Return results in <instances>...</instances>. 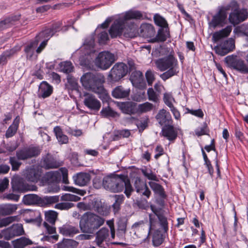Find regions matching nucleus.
Returning a JSON list of instances; mask_svg holds the SVG:
<instances>
[{
    "instance_id": "1",
    "label": "nucleus",
    "mask_w": 248,
    "mask_h": 248,
    "mask_svg": "<svg viewBox=\"0 0 248 248\" xmlns=\"http://www.w3.org/2000/svg\"><path fill=\"white\" fill-rule=\"evenodd\" d=\"M162 55L167 56L155 61V64L161 71H165L160 75L164 81L175 75L178 73L177 60L173 56V52L168 47H162Z\"/></svg>"
},
{
    "instance_id": "2",
    "label": "nucleus",
    "mask_w": 248,
    "mask_h": 248,
    "mask_svg": "<svg viewBox=\"0 0 248 248\" xmlns=\"http://www.w3.org/2000/svg\"><path fill=\"white\" fill-rule=\"evenodd\" d=\"M102 184L104 188L112 192H121L124 187V193L127 198H129L134 191L130 180L124 175H112L105 177Z\"/></svg>"
},
{
    "instance_id": "3",
    "label": "nucleus",
    "mask_w": 248,
    "mask_h": 248,
    "mask_svg": "<svg viewBox=\"0 0 248 248\" xmlns=\"http://www.w3.org/2000/svg\"><path fill=\"white\" fill-rule=\"evenodd\" d=\"M144 18L142 12L138 10H129L116 19L111 26L109 33L112 38H116L123 35L124 26L127 25L128 20L131 19L141 20Z\"/></svg>"
},
{
    "instance_id": "4",
    "label": "nucleus",
    "mask_w": 248,
    "mask_h": 248,
    "mask_svg": "<svg viewBox=\"0 0 248 248\" xmlns=\"http://www.w3.org/2000/svg\"><path fill=\"white\" fill-rule=\"evenodd\" d=\"M80 81L85 89L100 95H107L106 92L103 86L105 82V77L102 74L86 73L81 77Z\"/></svg>"
},
{
    "instance_id": "5",
    "label": "nucleus",
    "mask_w": 248,
    "mask_h": 248,
    "mask_svg": "<svg viewBox=\"0 0 248 248\" xmlns=\"http://www.w3.org/2000/svg\"><path fill=\"white\" fill-rule=\"evenodd\" d=\"M104 219L91 212L84 213L81 217L79 227L82 232L93 233L104 223Z\"/></svg>"
},
{
    "instance_id": "6",
    "label": "nucleus",
    "mask_w": 248,
    "mask_h": 248,
    "mask_svg": "<svg viewBox=\"0 0 248 248\" xmlns=\"http://www.w3.org/2000/svg\"><path fill=\"white\" fill-rule=\"evenodd\" d=\"M62 177V182L64 184H68V170L65 168H61L59 170L47 172L44 176V180L48 185L53 184V187L51 191L57 192L59 189L58 186V183Z\"/></svg>"
},
{
    "instance_id": "7",
    "label": "nucleus",
    "mask_w": 248,
    "mask_h": 248,
    "mask_svg": "<svg viewBox=\"0 0 248 248\" xmlns=\"http://www.w3.org/2000/svg\"><path fill=\"white\" fill-rule=\"evenodd\" d=\"M130 68L123 62L116 63L111 68L108 75V78L111 81L116 82L124 77L129 72L135 69L134 64L129 63Z\"/></svg>"
},
{
    "instance_id": "8",
    "label": "nucleus",
    "mask_w": 248,
    "mask_h": 248,
    "mask_svg": "<svg viewBox=\"0 0 248 248\" xmlns=\"http://www.w3.org/2000/svg\"><path fill=\"white\" fill-rule=\"evenodd\" d=\"M225 61L230 67L239 72L244 74H248V65L243 60L236 55L228 56L225 58Z\"/></svg>"
},
{
    "instance_id": "9",
    "label": "nucleus",
    "mask_w": 248,
    "mask_h": 248,
    "mask_svg": "<svg viewBox=\"0 0 248 248\" xmlns=\"http://www.w3.org/2000/svg\"><path fill=\"white\" fill-rule=\"evenodd\" d=\"M115 57L113 54L108 51L99 53L94 60L95 65L103 69H108L114 62Z\"/></svg>"
},
{
    "instance_id": "10",
    "label": "nucleus",
    "mask_w": 248,
    "mask_h": 248,
    "mask_svg": "<svg viewBox=\"0 0 248 248\" xmlns=\"http://www.w3.org/2000/svg\"><path fill=\"white\" fill-rule=\"evenodd\" d=\"M11 183L13 189L17 191L25 192L31 190L35 191L37 189L36 186L29 185L22 178L19 176H14L12 179Z\"/></svg>"
},
{
    "instance_id": "11",
    "label": "nucleus",
    "mask_w": 248,
    "mask_h": 248,
    "mask_svg": "<svg viewBox=\"0 0 248 248\" xmlns=\"http://www.w3.org/2000/svg\"><path fill=\"white\" fill-rule=\"evenodd\" d=\"M41 149L38 147H30L18 150L16 152V156L19 160H26L30 158L38 155Z\"/></svg>"
},
{
    "instance_id": "12",
    "label": "nucleus",
    "mask_w": 248,
    "mask_h": 248,
    "mask_svg": "<svg viewBox=\"0 0 248 248\" xmlns=\"http://www.w3.org/2000/svg\"><path fill=\"white\" fill-rule=\"evenodd\" d=\"M248 17V12L246 9L238 10L236 9L230 13L229 20L231 23L235 25L245 20Z\"/></svg>"
},
{
    "instance_id": "13",
    "label": "nucleus",
    "mask_w": 248,
    "mask_h": 248,
    "mask_svg": "<svg viewBox=\"0 0 248 248\" xmlns=\"http://www.w3.org/2000/svg\"><path fill=\"white\" fill-rule=\"evenodd\" d=\"M235 45L233 39H229L222 43L219 46H215L214 50L216 52L221 56H224L232 51Z\"/></svg>"
},
{
    "instance_id": "14",
    "label": "nucleus",
    "mask_w": 248,
    "mask_h": 248,
    "mask_svg": "<svg viewBox=\"0 0 248 248\" xmlns=\"http://www.w3.org/2000/svg\"><path fill=\"white\" fill-rule=\"evenodd\" d=\"M24 234V231L22 225L21 224H16L5 231L4 238L7 240H9L15 237Z\"/></svg>"
},
{
    "instance_id": "15",
    "label": "nucleus",
    "mask_w": 248,
    "mask_h": 248,
    "mask_svg": "<svg viewBox=\"0 0 248 248\" xmlns=\"http://www.w3.org/2000/svg\"><path fill=\"white\" fill-rule=\"evenodd\" d=\"M130 80L135 87L144 89L146 87V83L142 73L140 71L133 72L130 76Z\"/></svg>"
},
{
    "instance_id": "16",
    "label": "nucleus",
    "mask_w": 248,
    "mask_h": 248,
    "mask_svg": "<svg viewBox=\"0 0 248 248\" xmlns=\"http://www.w3.org/2000/svg\"><path fill=\"white\" fill-rule=\"evenodd\" d=\"M110 231L107 228H102L95 234V243L99 247H102L104 242H108L109 238Z\"/></svg>"
},
{
    "instance_id": "17",
    "label": "nucleus",
    "mask_w": 248,
    "mask_h": 248,
    "mask_svg": "<svg viewBox=\"0 0 248 248\" xmlns=\"http://www.w3.org/2000/svg\"><path fill=\"white\" fill-rule=\"evenodd\" d=\"M134 187L137 193L141 194L142 196L149 198L151 195V192L145 182L143 181L139 177H137L135 179Z\"/></svg>"
},
{
    "instance_id": "18",
    "label": "nucleus",
    "mask_w": 248,
    "mask_h": 248,
    "mask_svg": "<svg viewBox=\"0 0 248 248\" xmlns=\"http://www.w3.org/2000/svg\"><path fill=\"white\" fill-rule=\"evenodd\" d=\"M117 106L122 112L131 115L137 113V104L133 102H119Z\"/></svg>"
},
{
    "instance_id": "19",
    "label": "nucleus",
    "mask_w": 248,
    "mask_h": 248,
    "mask_svg": "<svg viewBox=\"0 0 248 248\" xmlns=\"http://www.w3.org/2000/svg\"><path fill=\"white\" fill-rule=\"evenodd\" d=\"M84 104L90 109L96 111H98L101 106L100 102L91 94H87L85 95Z\"/></svg>"
},
{
    "instance_id": "20",
    "label": "nucleus",
    "mask_w": 248,
    "mask_h": 248,
    "mask_svg": "<svg viewBox=\"0 0 248 248\" xmlns=\"http://www.w3.org/2000/svg\"><path fill=\"white\" fill-rule=\"evenodd\" d=\"M155 31L154 26L149 23H142L139 29L138 34L144 38H151L155 36Z\"/></svg>"
},
{
    "instance_id": "21",
    "label": "nucleus",
    "mask_w": 248,
    "mask_h": 248,
    "mask_svg": "<svg viewBox=\"0 0 248 248\" xmlns=\"http://www.w3.org/2000/svg\"><path fill=\"white\" fill-rule=\"evenodd\" d=\"M41 175V172L34 168H27L24 171V176L28 181L36 183Z\"/></svg>"
},
{
    "instance_id": "22",
    "label": "nucleus",
    "mask_w": 248,
    "mask_h": 248,
    "mask_svg": "<svg viewBox=\"0 0 248 248\" xmlns=\"http://www.w3.org/2000/svg\"><path fill=\"white\" fill-rule=\"evenodd\" d=\"M155 117L161 125L165 126L172 124V120L170 113L164 109L160 110Z\"/></svg>"
},
{
    "instance_id": "23",
    "label": "nucleus",
    "mask_w": 248,
    "mask_h": 248,
    "mask_svg": "<svg viewBox=\"0 0 248 248\" xmlns=\"http://www.w3.org/2000/svg\"><path fill=\"white\" fill-rule=\"evenodd\" d=\"M227 16L220 11L215 15L212 20L209 22V26L210 28L215 29L217 27H222L225 23Z\"/></svg>"
},
{
    "instance_id": "24",
    "label": "nucleus",
    "mask_w": 248,
    "mask_h": 248,
    "mask_svg": "<svg viewBox=\"0 0 248 248\" xmlns=\"http://www.w3.org/2000/svg\"><path fill=\"white\" fill-rule=\"evenodd\" d=\"M53 92V87L46 81L41 83L38 91V96L43 98L49 97Z\"/></svg>"
},
{
    "instance_id": "25",
    "label": "nucleus",
    "mask_w": 248,
    "mask_h": 248,
    "mask_svg": "<svg viewBox=\"0 0 248 248\" xmlns=\"http://www.w3.org/2000/svg\"><path fill=\"white\" fill-rule=\"evenodd\" d=\"M163 136L169 140H174L177 136V132L174 128L172 124H170L162 128Z\"/></svg>"
},
{
    "instance_id": "26",
    "label": "nucleus",
    "mask_w": 248,
    "mask_h": 248,
    "mask_svg": "<svg viewBox=\"0 0 248 248\" xmlns=\"http://www.w3.org/2000/svg\"><path fill=\"white\" fill-rule=\"evenodd\" d=\"M128 23L124 28L123 35L126 38H134L138 34L134 27V23L130 20H128Z\"/></svg>"
},
{
    "instance_id": "27",
    "label": "nucleus",
    "mask_w": 248,
    "mask_h": 248,
    "mask_svg": "<svg viewBox=\"0 0 248 248\" xmlns=\"http://www.w3.org/2000/svg\"><path fill=\"white\" fill-rule=\"evenodd\" d=\"M150 208L153 212L154 213L153 215H155L158 219L161 226L165 232H167L168 230V221L167 218L163 215L159 213L158 209L156 208L154 205H151Z\"/></svg>"
},
{
    "instance_id": "28",
    "label": "nucleus",
    "mask_w": 248,
    "mask_h": 248,
    "mask_svg": "<svg viewBox=\"0 0 248 248\" xmlns=\"http://www.w3.org/2000/svg\"><path fill=\"white\" fill-rule=\"evenodd\" d=\"M75 183L79 186L86 185L90 180V175L88 173L80 172L73 177Z\"/></svg>"
},
{
    "instance_id": "29",
    "label": "nucleus",
    "mask_w": 248,
    "mask_h": 248,
    "mask_svg": "<svg viewBox=\"0 0 248 248\" xmlns=\"http://www.w3.org/2000/svg\"><path fill=\"white\" fill-rule=\"evenodd\" d=\"M130 93V90L125 89L122 86L115 88L112 92V96L116 98L121 99L128 97Z\"/></svg>"
},
{
    "instance_id": "30",
    "label": "nucleus",
    "mask_w": 248,
    "mask_h": 248,
    "mask_svg": "<svg viewBox=\"0 0 248 248\" xmlns=\"http://www.w3.org/2000/svg\"><path fill=\"white\" fill-rule=\"evenodd\" d=\"M59 230L60 233L67 236H73L78 232L77 228L68 224L63 225L60 227Z\"/></svg>"
},
{
    "instance_id": "31",
    "label": "nucleus",
    "mask_w": 248,
    "mask_h": 248,
    "mask_svg": "<svg viewBox=\"0 0 248 248\" xmlns=\"http://www.w3.org/2000/svg\"><path fill=\"white\" fill-rule=\"evenodd\" d=\"M93 206L94 210L101 215L107 216L108 214V210L107 206L100 201H94L93 202Z\"/></svg>"
},
{
    "instance_id": "32",
    "label": "nucleus",
    "mask_w": 248,
    "mask_h": 248,
    "mask_svg": "<svg viewBox=\"0 0 248 248\" xmlns=\"http://www.w3.org/2000/svg\"><path fill=\"white\" fill-rule=\"evenodd\" d=\"M14 248H25L28 245L32 244V242L30 239L25 237H21L12 242Z\"/></svg>"
},
{
    "instance_id": "33",
    "label": "nucleus",
    "mask_w": 248,
    "mask_h": 248,
    "mask_svg": "<svg viewBox=\"0 0 248 248\" xmlns=\"http://www.w3.org/2000/svg\"><path fill=\"white\" fill-rule=\"evenodd\" d=\"M61 164L57 161L53 157L47 155L44 160L43 166L47 169L56 168L60 167Z\"/></svg>"
},
{
    "instance_id": "34",
    "label": "nucleus",
    "mask_w": 248,
    "mask_h": 248,
    "mask_svg": "<svg viewBox=\"0 0 248 248\" xmlns=\"http://www.w3.org/2000/svg\"><path fill=\"white\" fill-rule=\"evenodd\" d=\"M41 197L36 194H28L23 198V202L27 205L38 204L40 205Z\"/></svg>"
},
{
    "instance_id": "35",
    "label": "nucleus",
    "mask_w": 248,
    "mask_h": 248,
    "mask_svg": "<svg viewBox=\"0 0 248 248\" xmlns=\"http://www.w3.org/2000/svg\"><path fill=\"white\" fill-rule=\"evenodd\" d=\"M59 201V196H45L41 197L40 205L41 206H47L57 203Z\"/></svg>"
},
{
    "instance_id": "36",
    "label": "nucleus",
    "mask_w": 248,
    "mask_h": 248,
    "mask_svg": "<svg viewBox=\"0 0 248 248\" xmlns=\"http://www.w3.org/2000/svg\"><path fill=\"white\" fill-rule=\"evenodd\" d=\"M232 31L231 27H227L225 29L215 32L212 37L214 42H216L223 37L228 36Z\"/></svg>"
},
{
    "instance_id": "37",
    "label": "nucleus",
    "mask_w": 248,
    "mask_h": 248,
    "mask_svg": "<svg viewBox=\"0 0 248 248\" xmlns=\"http://www.w3.org/2000/svg\"><path fill=\"white\" fill-rule=\"evenodd\" d=\"M148 184L151 189L155 194L158 195L163 199L166 198V195L162 186L154 182H149Z\"/></svg>"
},
{
    "instance_id": "38",
    "label": "nucleus",
    "mask_w": 248,
    "mask_h": 248,
    "mask_svg": "<svg viewBox=\"0 0 248 248\" xmlns=\"http://www.w3.org/2000/svg\"><path fill=\"white\" fill-rule=\"evenodd\" d=\"M54 132L58 142L60 144H66L68 142V137L64 135L60 126H56L54 128Z\"/></svg>"
},
{
    "instance_id": "39",
    "label": "nucleus",
    "mask_w": 248,
    "mask_h": 248,
    "mask_svg": "<svg viewBox=\"0 0 248 248\" xmlns=\"http://www.w3.org/2000/svg\"><path fill=\"white\" fill-rule=\"evenodd\" d=\"M17 209L16 204H7L0 207V214L2 216H7L12 214Z\"/></svg>"
},
{
    "instance_id": "40",
    "label": "nucleus",
    "mask_w": 248,
    "mask_h": 248,
    "mask_svg": "<svg viewBox=\"0 0 248 248\" xmlns=\"http://www.w3.org/2000/svg\"><path fill=\"white\" fill-rule=\"evenodd\" d=\"M59 27L57 24L54 25L51 28L46 29L41 32L39 35L43 36L47 41L58 31Z\"/></svg>"
},
{
    "instance_id": "41",
    "label": "nucleus",
    "mask_w": 248,
    "mask_h": 248,
    "mask_svg": "<svg viewBox=\"0 0 248 248\" xmlns=\"http://www.w3.org/2000/svg\"><path fill=\"white\" fill-rule=\"evenodd\" d=\"M67 82L65 84V87L68 90H78V84L75 78L70 75L67 76Z\"/></svg>"
},
{
    "instance_id": "42",
    "label": "nucleus",
    "mask_w": 248,
    "mask_h": 248,
    "mask_svg": "<svg viewBox=\"0 0 248 248\" xmlns=\"http://www.w3.org/2000/svg\"><path fill=\"white\" fill-rule=\"evenodd\" d=\"M238 5L237 2L235 0H232L228 5L224 6H221L219 7V11H220L223 14L227 16V12L231 10L234 11L236 9H237Z\"/></svg>"
},
{
    "instance_id": "43",
    "label": "nucleus",
    "mask_w": 248,
    "mask_h": 248,
    "mask_svg": "<svg viewBox=\"0 0 248 248\" xmlns=\"http://www.w3.org/2000/svg\"><path fill=\"white\" fill-rule=\"evenodd\" d=\"M154 108V105L148 102L137 106V113H144L150 111Z\"/></svg>"
},
{
    "instance_id": "44",
    "label": "nucleus",
    "mask_w": 248,
    "mask_h": 248,
    "mask_svg": "<svg viewBox=\"0 0 248 248\" xmlns=\"http://www.w3.org/2000/svg\"><path fill=\"white\" fill-rule=\"evenodd\" d=\"M154 20L155 24L162 28H167L168 27V24L166 20L162 16L158 14H156L154 16Z\"/></svg>"
},
{
    "instance_id": "45",
    "label": "nucleus",
    "mask_w": 248,
    "mask_h": 248,
    "mask_svg": "<svg viewBox=\"0 0 248 248\" xmlns=\"http://www.w3.org/2000/svg\"><path fill=\"white\" fill-rule=\"evenodd\" d=\"M158 220V219L155 215H149V227L148 230V236H149L152 232L156 229Z\"/></svg>"
},
{
    "instance_id": "46",
    "label": "nucleus",
    "mask_w": 248,
    "mask_h": 248,
    "mask_svg": "<svg viewBox=\"0 0 248 248\" xmlns=\"http://www.w3.org/2000/svg\"><path fill=\"white\" fill-rule=\"evenodd\" d=\"M114 198L115 202L112 205V207L114 213H116L120 209V205L124 202V197L123 195H115Z\"/></svg>"
},
{
    "instance_id": "47",
    "label": "nucleus",
    "mask_w": 248,
    "mask_h": 248,
    "mask_svg": "<svg viewBox=\"0 0 248 248\" xmlns=\"http://www.w3.org/2000/svg\"><path fill=\"white\" fill-rule=\"evenodd\" d=\"M58 217V213L56 211L49 210L45 213L46 220L52 225H54Z\"/></svg>"
},
{
    "instance_id": "48",
    "label": "nucleus",
    "mask_w": 248,
    "mask_h": 248,
    "mask_svg": "<svg viewBox=\"0 0 248 248\" xmlns=\"http://www.w3.org/2000/svg\"><path fill=\"white\" fill-rule=\"evenodd\" d=\"M147 94L149 100L154 103H157L159 101L160 94L155 92L152 88L148 89Z\"/></svg>"
},
{
    "instance_id": "49",
    "label": "nucleus",
    "mask_w": 248,
    "mask_h": 248,
    "mask_svg": "<svg viewBox=\"0 0 248 248\" xmlns=\"http://www.w3.org/2000/svg\"><path fill=\"white\" fill-rule=\"evenodd\" d=\"M146 228V225L143 220L135 222L132 226V229L135 232V234L138 237H140V229Z\"/></svg>"
},
{
    "instance_id": "50",
    "label": "nucleus",
    "mask_w": 248,
    "mask_h": 248,
    "mask_svg": "<svg viewBox=\"0 0 248 248\" xmlns=\"http://www.w3.org/2000/svg\"><path fill=\"white\" fill-rule=\"evenodd\" d=\"M101 116L103 117H115L118 116L117 112L113 111L109 106L105 108H103L100 111Z\"/></svg>"
},
{
    "instance_id": "51",
    "label": "nucleus",
    "mask_w": 248,
    "mask_h": 248,
    "mask_svg": "<svg viewBox=\"0 0 248 248\" xmlns=\"http://www.w3.org/2000/svg\"><path fill=\"white\" fill-rule=\"evenodd\" d=\"M60 69L63 73L68 74L73 71L74 66L71 62H64L60 64Z\"/></svg>"
},
{
    "instance_id": "52",
    "label": "nucleus",
    "mask_w": 248,
    "mask_h": 248,
    "mask_svg": "<svg viewBox=\"0 0 248 248\" xmlns=\"http://www.w3.org/2000/svg\"><path fill=\"white\" fill-rule=\"evenodd\" d=\"M168 34L167 31H165L163 29H160L156 37L153 39V42H164L166 40Z\"/></svg>"
},
{
    "instance_id": "53",
    "label": "nucleus",
    "mask_w": 248,
    "mask_h": 248,
    "mask_svg": "<svg viewBox=\"0 0 248 248\" xmlns=\"http://www.w3.org/2000/svg\"><path fill=\"white\" fill-rule=\"evenodd\" d=\"M80 199V198L78 196L69 193L62 195L61 197V201L66 202H77Z\"/></svg>"
},
{
    "instance_id": "54",
    "label": "nucleus",
    "mask_w": 248,
    "mask_h": 248,
    "mask_svg": "<svg viewBox=\"0 0 248 248\" xmlns=\"http://www.w3.org/2000/svg\"><path fill=\"white\" fill-rule=\"evenodd\" d=\"M18 126V124H11L6 131L5 137L7 138L13 137L16 133Z\"/></svg>"
},
{
    "instance_id": "55",
    "label": "nucleus",
    "mask_w": 248,
    "mask_h": 248,
    "mask_svg": "<svg viewBox=\"0 0 248 248\" xmlns=\"http://www.w3.org/2000/svg\"><path fill=\"white\" fill-rule=\"evenodd\" d=\"M9 163L12 166V170L13 171L18 170L21 165V162L18 160L17 158L16 157H10L9 158Z\"/></svg>"
},
{
    "instance_id": "56",
    "label": "nucleus",
    "mask_w": 248,
    "mask_h": 248,
    "mask_svg": "<svg viewBox=\"0 0 248 248\" xmlns=\"http://www.w3.org/2000/svg\"><path fill=\"white\" fill-rule=\"evenodd\" d=\"M18 216H10L5 218H3L1 219L0 221H1V224H2L3 227L8 226L12 222L18 221Z\"/></svg>"
},
{
    "instance_id": "57",
    "label": "nucleus",
    "mask_w": 248,
    "mask_h": 248,
    "mask_svg": "<svg viewBox=\"0 0 248 248\" xmlns=\"http://www.w3.org/2000/svg\"><path fill=\"white\" fill-rule=\"evenodd\" d=\"M163 239L162 235L158 232H155L153 236V245L155 247H158L163 242Z\"/></svg>"
},
{
    "instance_id": "58",
    "label": "nucleus",
    "mask_w": 248,
    "mask_h": 248,
    "mask_svg": "<svg viewBox=\"0 0 248 248\" xmlns=\"http://www.w3.org/2000/svg\"><path fill=\"white\" fill-rule=\"evenodd\" d=\"M74 206V204L71 202H60L55 204V208L57 209L68 210Z\"/></svg>"
},
{
    "instance_id": "59",
    "label": "nucleus",
    "mask_w": 248,
    "mask_h": 248,
    "mask_svg": "<svg viewBox=\"0 0 248 248\" xmlns=\"http://www.w3.org/2000/svg\"><path fill=\"white\" fill-rule=\"evenodd\" d=\"M83 49H85V54L91 55L95 52L93 47V41L91 40L89 44L85 43L83 46Z\"/></svg>"
},
{
    "instance_id": "60",
    "label": "nucleus",
    "mask_w": 248,
    "mask_h": 248,
    "mask_svg": "<svg viewBox=\"0 0 248 248\" xmlns=\"http://www.w3.org/2000/svg\"><path fill=\"white\" fill-rule=\"evenodd\" d=\"M74 242L72 240L67 239L58 244L57 248H74Z\"/></svg>"
},
{
    "instance_id": "61",
    "label": "nucleus",
    "mask_w": 248,
    "mask_h": 248,
    "mask_svg": "<svg viewBox=\"0 0 248 248\" xmlns=\"http://www.w3.org/2000/svg\"><path fill=\"white\" fill-rule=\"evenodd\" d=\"M108 39V35L106 31H102L99 34L98 41L100 44H105Z\"/></svg>"
},
{
    "instance_id": "62",
    "label": "nucleus",
    "mask_w": 248,
    "mask_h": 248,
    "mask_svg": "<svg viewBox=\"0 0 248 248\" xmlns=\"http://www.w3.org/2000/svg\"><path fill=\"white\" fill-rule=\"evenodd\" d=\"M2 144L3 147L6 149V151L10 152H13L17 148V145L12 142L5 144L4 141H3Z\"/></svg>"
},
{
    "instance_id": "63",
    "label": "nucleus",
    "mask_w": 248,
    "mask_h": 248,
    "mask_svg": "<svg viewBox=\"0 0 248 248\" xmlns=\"http://www.w3.org/2000/svg\"><path fill=\"white\" fill-rule=\"evenodd\" d=\"M38 42L37 41L36 42H31L25 47V51L27 53L28 57L29 55L30 57H31L33 53L32 47L37 45Z\"/></svg>"
},
{
    "instance_id": "64",
    "label": "nucleus",
    "mask_w": 248,
    "mask_h": 248,
    "mask_svg": "<svg viewBox=\"0 0 248 248\" xmlns=\"http://www.w3.org/2000/svg\"><path fill=\"white\" fill-rule=\"evenodd\" d=\"M163 100L165 104L169 108L172 107V106H173L171 102L172 97L171 94L169 93H165L164 94Z\"/></svg>"
}]
</instances>
